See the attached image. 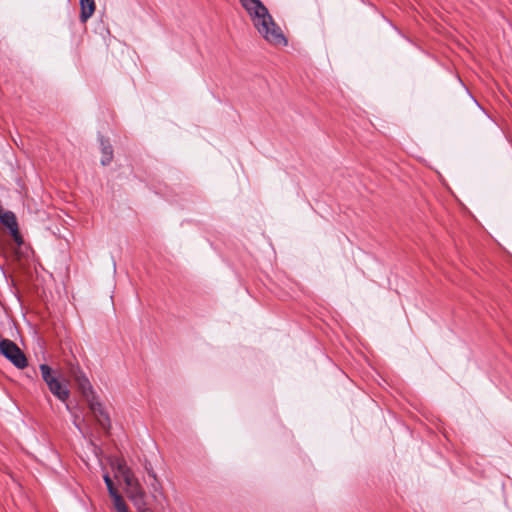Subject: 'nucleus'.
I'll return each instance as SVG.
<instances>
[{"mask_svg": "<svg viewBox=\"0 0 512 512\" xmlns=\"http://www.w3.org/2000/svg\"><path fill=\"white\" fill-rule=\"evenodd\" d=\"M118 473L122 476L123 481L126 484L127 490L133 487H136L139 484L137 478L134 476V473L128 468L125 463L119 462L117 466Z\"/></svg>", "mask_w": 512, "mask_h": 512, "instance_id": "7", "label": "nucleus"}, {"mask_svg": "<svg viewBox=\"0 0 512 512\" xmlns=\"http://www.w3.org/2000/svg\"><path fill=\"white\" fill-rule=\"evenodd\" d=\"M80 20L85 23L95 12L94 0H80Z\"/></svg>", "mask_w": 512, "mask_h": 512, "instance_id": "8", "label": "nucleus"}, {"mask_svg": "<svg viewBox=\"0 0 512 512\" xmlns=\"http://www.w3.org/2000/svg\"><path fill=\"white\" fill-rule=\"evenodd\" d=\"M0 220L9 230H12L16 227H18L17 219L13 212L8 211L5 212L3 215H0Z\"/></svg>", "mask_w": 512, "mask_h": 512, "instance_id": "10", "label": "nucleus"}, {"mask_svg": "<svg viewBox=\"0 0 512 512\" xmlns=\"http://www.w3.org/2000/svg\"><path fill=\"white\" fill-rule=\"evenodd\" d=\"M103 478H104V482L107 486L109 495L113 496V495L118 494V491L115 488L114 483H113L112 479L110 478V476L108 474H105Z\"/></svg>", "mask_w": 512, "mask_h": 512, "instance_id": "12", "label": "nucleus"}, {"mask_svg": "<svg viewBox=\"0 0 512 512\" xmlns=\"http://www.w3.org/2000/svg\"><path fill=\"white\" fill-rule=\"evenodd\" d=\"M39 369L42 379L48 386L49 391L60 401L65 402L70 396L67 385L60 381L56 373L47 364H41Z\"/></svg>", "mask_w": 512, "mask_h": 512, "instance_id": "2", "label": "nucleus"}, {"mask_svg": "<svg viewBox=\"0 0 512 512\" xmlns=\"http://www.w3.org/2000/svg\"><path fill=\"white\" fill-rule=\"evenodd\" d=\"M258 33L270 44L286 45L281 28L275 23L267 7L260 0H239Z\"/></svg>", "mask_w": 512, "mask_h": 512, "instance_id": "1", "label": "nucleus"}, {"mask_svg": "<svg viewBox=\"0 0 512 512\" xmlns=\"http://www.w3.org/2000/svg\"><path fill=\"white\" fill-rule=\"evenodd\" d=\"M0 353L19 369H24L28 366V361L23 351L9 339L1 340Z\"/></svg>", "mask_w": 512, "mask_h": 512, "instance_id": "3", "label": "nucleus"}, {"mask_svg": "<svg viewBox=\"0 0 512 512\" xmlns=\"http://www.w3.org/2000/svg\"><path fill=\"white\" fill-rule=\"evenodd\" d=\"M88 405L98 424L101 426L103 430L107 432L110 429L111 425L110 418L108 414L105 412L100 401L97 399V397H92L91 399H89Z\"/></svg>", "mask_w": 512, "mask_h": 512, "instance_id": "5", "label": "nucleus"}, {"mask_svg": "<svg viewBox=\"0 0 512 512\" xmlns=\"http://www.w3.org/2000/svg\"><path fill=\"white\" fill-rule=\"evenodd\" d=\"M127 495L129 497V499L133 502L134 506L137 508L138 512H151L146 507V502H145L146 495L140 485L128 489Z\"/></svg>", "mask_w": 512, "mask_h": 512, "instance_id": "6", "label": "nucleus"}, {"mask_svg": "<svg viewBox=\"0 0 512 512\" xmlns=\"http://www.w3.org/2000/svg\"><path fill=\"white\" fill-rule=\"evenodd\" d=\"M100 146L102 152L101 164L106 166L110 164L113 159V149L108 139L100 138Z\"/></svg>", "mask_w": 512, "mask_h": 512, "instance_id": "9", "label": "nucleus"}, {"mask_svg": "<svg viewBox=\"0 0 512 512\" xmlns=\"http://www.w3.org/2000/svg\"><path fill=\"white\" fill-rule=\"evenodd\" d=\"M69 375L76 382L79 391L88 402L92 397H96L89 379L78 365L71 364L69 368Z\"/></svg>", "mask_w": 512, "mask_h": 512, "instance_id": "4", "label": "nucleus"}, {"mask_svg": "<svg viewBox=\"0 0 512 512\" xmlns=\"http://www.w3.org/2000/svg\"><path fill=\"white\" fill-rule=\"evenodd\" d=\"M111 497L113 499V503L117 512H128L126 504L119 493Z\"/></svg>", "mask_w": 512, "mask_h": 512, "instance_id": "11", "label": "nucleus"}, {"mask_svg": "<svg viewBox=\"0 0 512 512\" xmlns=\"http://www.w3.org/2000/svg\"><path fill=\"white\" fill-rule=\"evenodd\" d=\"M10 232H11V235H12V237H13L14 241H15L18 245H21V244L23 243V239H22V236H21V234H20V232H19L18 227H16V228H14V229L10 230Z\"/></svg>", "mask_w": 512, "mask_h": 512, "instance_id": "13", "label": "nucleus"}]
</instances>
